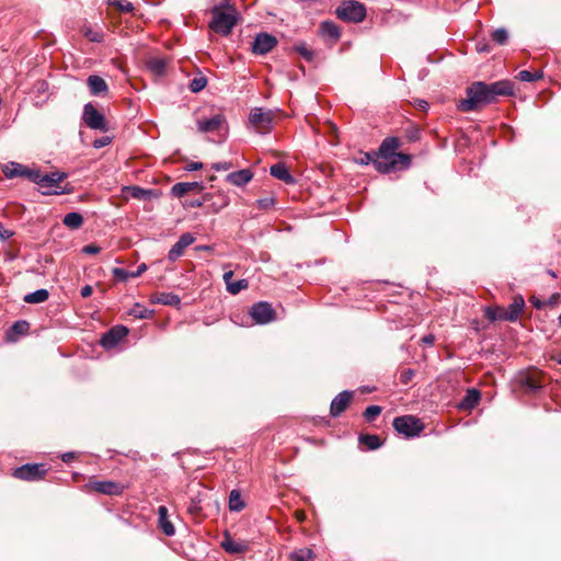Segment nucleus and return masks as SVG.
Returning a JSON list of instances; mask_svg holds the SVG:
<instances>
[{"instance_id": "53", "label": "nucleus", "mask_w": 561, "mask_h": 561, "mask_svg": "<svg viewBox=\"0 0 561 561\" xmlns=\"http://www.w3.org/2000/svg\"><path fill=\"white\" fill-rule=\"evenodd\" d=\"M187 512L192 515H199L202 512L199 502L192 501L191 505L187 507Z\"/></svg>"}, {"instance_id": "11", "label": "nucleus", "mask_w": 561, "mask_h": 561, "mask_svg": "<svg viewBox=\"0 0 561 561\" xmlns=\"http://www.w3.org/2000/svg\"><path fill=\"white\" fill-rule=\"evenodd\" d=\"M82 118L92 129H103L105 126L104 116L91 103L84 105Z\"/></svg>"}, {"instance_id": "52", "label": "nucleus", "mask_w": 561, "mask_h": 561, "mask_svg": "<svg viewBox=\"0 0 561 561\" xmlns=\"http://www.w3.org/2000/svg\"><path fill=\"white\" fill-rule=\"evenodd\" d=\"M414 376H415L414 369H411V368L405 369L400 375V382L403 385H408L413 379Z\"/></svg>"}, {"instance_id": "50", "label": "nucleus", "mask_w": 561, "mask_h": 561, "mask_svg": "<svg viewBox=\"0 0 561 561\" xmlns=\"http://www.w3.org/2000/svg\"><path fill=\"white\" fill-rule=\"evenodd\" d=\"M25 178H27L32 182L38 184L39 187L42 188V184H43V181H44V174H42L39 171L27 169Z\"/></svg>"}, {"instance_id": "23", "label": "nucleus", "mask_w": 561, "mask_h": 561, "mask_svg": "<svg viewBox=\"0 0 561 561\" xmlns=\"http://www.w3.org/2000/svg\"><path fill=\"white\" fill-rule=\"evenodd\" d=\"M253 178V173L249 169L232 172L227 175V181L233 185L241 186L249 183Z\"/></svg>"}, {"instance_id": "29", "label": "nucleus", "mask_w": 561, "mask_h": 561, "mask_svg": "<svg viewBox=\"0 0 561 561\" xmlns=\"http://www.w3.org/2000/svg\"><path fill=\"white\" fill-rule=\"evenodd\" d=\"M358 442L360 445H365L368 450L378 449L382 445L380 437L375 434H362Z\"/></svg>"}, {"instance_id": "4", "label": "nucleus", "mask_w": 561, "mask_h": 561, "mask_svg": "<svg viewBox=\"0 0 561 561\" xmlns=\"http://www.w3.org/2000/svg\"><path fill=\"white\" fill-rule=\"evenodd\" d=\"M392 425L393 428L405 438L416 437L425 428L424 423L419 417L411 414L397 416Z\"/></svg>"}, {"instance_id": "20", "label": "nucleus", "mask_w": 561, "mask_h": 561, "mask_svg": "<svg viewBox=\"0 0 561 561\" xmlns=\"http://www.w3.org/2000/svg\"><path fill=\"white\" fill-rule=\"evenodd\" d=\"M480 398L481 394L477 389H468L466 396L459 402L458 408L463 411L471 410L479 403Z\"/></svg>"}, {"instance_id": "12", "label": "nucleus", "mask_w": 561, "mask_h": 561, "mask_svg": "<svg viewBox=\"0 0 561 561\" xmlns=\"http://www.w3.org/2000/svg\"><path fill=\"white\" fill-rule=\"evenodd\" d=\"M354 393L348 390L340 392L331 402L330 415L333 417L340 416L350 405Z\"/></svg>"}, {"instance_id": "38", "label": "nucleus", "mask_w": 561, "mask_h": 561, "mask_svg": "<svg viewBox=\"0 0 561 561\" xmlns=\"http://www.w3.org/2000/svg\"><path fill=\"white\" fill-rule=\"evenodd\" d=\"M491 38L499 45H505L508 41V32L504 27L496 28L492 32Z\"/></svg>"}, {"instance_id": "59", "label": "nucleus", "mask_w": 561, "mask_h": 561, "mask_svg": "<svg viewBox=\"0 0 561 561\" xmlns=\"http://www.w3.org/2000/svg\"><path fill=\"white\" fill-rule=\"evenodd\" d=\"M146 270H147V265L145 263H141L135 272H130V277L136 278V277L140 276Z\"/></svg>"}, {"instance_id": "5", "label": "nucleus", "mask_w": 561, "mask_h": 561, "mask_svg": "<svg viewBox=\"0 0 561 561\" xmlns=\"http://www.w3.org/2000/svg\"><path fill=\"white\" fill-rule=\"evenodd\" d=\"M237 24V18L232 13L224 12L219 7H215L211 10V21L209 22V28L215 33L227 36L231 33V30Z\"/></svg>"}, {"instance_id": "51", "label": "nucleus", "mask_w": 561, "mask_h": 561, "mask_svg": "<svg viewBox=\"0 0 561 561\" xmlns=\"http://www.w3.org/2000/svg\"><path fill=\"white\" fill-rule=\"evenodd\" d=\"M256 205L260 209L267 210L275 205V198L273 196H266L256 201Z\"/></svg>"}, {"instance_id": "30", "label": "nucleus", "mask_w": 561, "mask_h": 561, "mask_svg": "<svg viewBox=\"0 0 561 561\" xmlns=\"http://www.w3.org/2000/svg\"><path fill=\"white\" fill-rule=\"evenodd\" d=\"M290 561H313L314 553L309 548L294 550L288 554Z\"/></svg>"}, {"instance_id": "46", "label": "nucleus", "mask_w": 561, "mask_h": 561, "mask_svg": "<svg viewBox=\"0 0 561 561\" xmlns=\"http://www.w3.org/2000/svg\"><path fill=\"white\" fill-rule=\"evenodd\" d=\"M377 158V152H360L358 158H355L357 163L367 165L370 162L374 164V160Z\"/></svg>"}, {"instance_id": "31", "label": "nucleus", "mask_w": 561, "mask_h": 561, "mask_svg": "<svg viewBox=\"0 0 561 561\" xmlns=\"http://www.w3.org/2000/svg\"><path fill=\"white\" fill-rule=\"evenodd\" d=\"M245 507L239 490H232L229 494V510L232 512H241Z\"/></svg>"}, {"instance_id": "41", "label": "nucleus", "mask_w": 561, "mask_h": 561, "mask_svg": "<svg viewBox=\"0 0 561 561\" xmlns=\"http://www.w3.org/2000/svg\"><path fill=\"white\" fill-rule=\"evenodd\" d=\"M540 78H542V72L541 71L531 73L528 70H522L517 75V79H519L520 81H527V82L536 81V80H538Z\"/></svg>"}, {"instance_id": "25", "label": "nucleus", "mask_w": 561, "mask_h": 561, "mask_svg": "<svg viewBox=\"0 0 561 561\" xmlns=\"http://www.w3.org/2000/svg\"><path fill=\"white\" fill-rule=\"evenodd\" d=\"M122 193L129 194L131 197L140 201L149 199L152 196H156L154 191L145 190L139 186H124L122 187Z\"/></svg>"}, {"instance_id": "61", "label": "nucleus", "mask_w": 561, "mask_h": 561, "mask_svg": "<svg viewBox=\"0 0 561 561\" xmlns=\"http://www.w3.org/2000/svg\"><path fill=\"white\" fill-rule=\"evenodd\" d=\"M208 196H209V195L207 194V195H205V196L203 197V199H194V201H191L188 205H190L191 207H202V206H203V204H204L206 201H208Z\"/></svg>"}, {"instance_id": "10", "label": "nucleus", "mask_w": 561, "mask_h": 561, "mask_svg": "<svg viewBox=\"0 0 561 561\" xmlns=\"http://www.w3.org/2000/svg\"><path fill=\"white\" fill-rule=\"evenodd\" d=\"M66 173L64 172H51L49 174H44V181L42 184V190L44 195L49 194H61L65 191H59V184L66 179Z\"/></svg>"}, {"instance_id": "28", "label": "nucleus", "mask_w": 561, "mask_h": 561, "mask_svg": "<svg viewBox=\"0 0 561 561\" xmlns=\"http://www.w3.org/2000/svg\"><path fill=\"white\" fill-rule=\"evenodd\" d=\"M27 168L18 162H10L3 168V173L9 179L16 176H25Z\"/></svg>"}, {"instance_id": "33", "label": "nucleus", "mask_w": 561, "mask_h": 561, "mask_svg": "<svg viewBox=\"0 0 561 561\" xmlns=\"http://www.w3.org/2000/svg\"><path fill=\"white\" fill-rule=\"evenodd\" d=\"M62 222L70 229H78L82 226L83 217L76 211L69 213L64 217Z\"/></svg>"}, {"instance_id": "64", "label": "nucleus", "mask_w": 561, "mask_h": 561, "mask_svg": "<svg viewBox=\"0 0 561 561\" xmlns=\"http://www.w3.org/2000/svg\"><path fill=\"white\" fill-rule=\"evenodd\" d=\"M111 64L117 68L118 70L125 72V69H124V64L123 61L119 59V58H112L111 59Z\"/></svg>"}, {"instance_id": "55", "label": "nucleus", "mask_w": 561, "mask_h": 561, "mask_svg": "<svg viewBox=\"0 0 561 561\" xmlns=\"http://www.w3.org/2000/svg\"><path fill=\"white\" fill-rule=\"evenodd\" d=\"M13 236V231L10 229H7L0 224V239L1 240H8Z\"/></svg>"}, {"instance_id": "36", "label": "nucleus", "mask_w": 561, "mask_h": 561, "mask_svg": "<svg viewBox=\"0 0 561 561\" xmlns=\"http://www.w3.org/2000/svg\"><path fill=\"white\" fill-rule=\"evenodd\" d=\"M523 385L531 391L542 387L541 378L538 373L527 375L523 380Z\"/></svg>"}, {"instance_id": "42", "label": "nucleus", "mask_w": 561, "mask_h": 561, "mask_svg": "<svg viewBox=\"0 0 561 561\" xmlns=\"http://www.w3.org/2000/svg\"><path fill=\"white\" fill-rule=\"evenodd\" d=\"M421 130L416 126H410L404 130V137L408 142H415L420 139Z\"/></svg>"}, {"instance_id": "40", "label": "nucleus", "mask_w": 561, "mask_h": 561, "mask_svg": "<svg viewBox=\"0 0 561 561\" xmlns=\"http://www.w3.org/2000/svg\"><path fill=\"white\" fill-rule=\"evenodd\" d=\"M381 410L379 405H369L365 409L363 416L367 422H373L381 413Z\"/></svg>"}, {"instance_id": "15", "label": "nucleus", "mask_w": 561, "mask_h": 561, "mask_svg": "<svg viewBox=\"0 0 561 561\" xmlns=\"http://www.w3.org/2000/svg\"><path fill=\"white\" fill-rule=\"evenodd\" d=\"M129 329L117 324L107 330V348L118 345L128 335Z\"/></svg>"}, {"instance_id": "26", "label": "nucleus", "mask_w": 561, "mask_h": 561, "mask_svg": "<svg viewBox=\"0 0 561 561\" xmlns=\"http://www.w3.org/2000/svg\"><path fill=\"white\" fill-rule=\"evenodd\" d=\"M221 547L226 552L231 553V554L243 553L247 551V546L243 543H238V542L233 541L227 531L225 533V538L221 541Z\"/></svg>"}, {"instance_id": "35", "label": "nucleus", "mask_w": 561, "mask_h": 561, "mask_svg": "<svg viewBox=\"0 0 561 561\" xmlns=\"http://www.w3.org/2000/svg\"><path fill=\"white\" fill-rule=\"evenodd\" d=\"M88 85L92 94H98L105 90V80L99 76H90Z\"/></svg>"}, {"instance_id": "60", "label": "nucleus", "mask_w": 561, "mask_h": 561, "mask_svg": "<svg viewBox=\"0 0 561 561\" xmlns=\"http://www.w3.org/2000/svg\"><path fill=\"white\" fill-rule=\"evenodd\" d=\"M202 168H203L202 162H190L185 165V170H187V171H196V170H201Z\"/></svg>"}, {"instance_id": "39", "label": "nucleus", "mask_w": 561, "mask_h": 561, "mask_svg": "<svg viewBox=\"0 0 561 561\" xmlns=\"http://www.w3.org/2000/svg\"><path fill=\"white\" fill-rule=\"evenodd\" d=\"M207 84V78L205 76L195 77L191 83L190 89L192 92L197 93L202 91Z\"/></svg>"}, {"instance_id": "19", "label": "nucleus", "mask_w": 561, "mask_h": 561, "mask_svg": "<svg viewBox=\"0 0 561 561\" xmlns=\"http://www.w3.org/2000/svg\"><path fill=\"white\" fill-rule=\"evenodd\" d=\"M484 317L491 321H508L507 309L502 306H488L484 308Z\"/></svg>"}, {"instance_id": "9", "label": "nucleus", "mask_w": 561, "mask_h": 561, "mask_svg": "<svg viewBox=\"0 0 561 561\" xmlns=\"http://www.w3.org/2000/svg\"><path fill=\"white\" fill-rule=\"evenodd\" d=\"M277 44V39L272 34L262 32L259 33L252 42V53L257 55H264L271 51Z\"/></svg>"}, {"instance_id": "17", "label": "nucleus", "mask_w": 561, "mask_h": 561, "mask_svg": "<svg viewBox=\"0 0 561 561\" xmlns=\"http://www.w3.org/2000/svg\"><path fill=\"white\" fill-rule=\"evenodd\" d=\"M169 62L168 58L151 57L146 61V67L153 76L162 77L167 72Z\"/></svg>"}, {"instance_id": "1", "label": "nucleus", "mask_w": 561, "mask_h": 561, "mask_svg": "<svg viewBox=\"0 0 561 561\" xmlns=\"http://www.w3.org/2000/svg\"><path fill=\"white\" fill-rule=\"evenodd\" d=\"M514 93V83L510 80H500L493 83L476 81L466 89L467 98L460 100L457 108L461 112L478 111L497 101L499 96H508Z\"/></svg>"}, {"instance_id": "54", "label": "nucleus", "mask_w": 561, "mask_h": 561, "mask_svg": "<svg viewBox=\"0 0 561 561\" xmlns=\"http://www.w3.org/2000/svg\"><path fill=\"white\" fill-rule=\"evenodd\" d=\"M84 35L92 42H100L102 39V34L93 32L90 28L84 31Z\"/></svg>"}, {"instance_id": "62", "label": "nucleus", "mask_w": 561, "mask_h": 561, "mask_svg": "<svg viewBox=\"0 0 561 561\" xmlns=\"http://www.w3.org/2000/svg\"><path fill=\"white\" fill-rule=\"evenodd\" d=\"M232 277H233V272L232 271H228V272H225L222 278L226 283V287L227 289L229 288V284H232Z\"/></svg>"}, {"instance_id": "57", "label": "nucleus", "mask_w": 561, "mask_h": 561, "mask_svg": "<svg viewBox=\"0 0 561 561\" xmlns=\"http://www.w3.org/2000/svg\"><path fill=\"white\" fill-rule=\"evenodd\" d=\"M100 251H101V248L96 247V245H93V244L85 245L82 249V252L85 253V254H96Z\"/></svg>"}, {"instance_id": "18", "label": "nucleus", "mask_w": 561, "mask_h": 561, "mask_svg": "<svg viewBox=\"0 0 561 561\" xmlns=\"http://www.w3.org/2000/svg\"><path fill=\"white\" fill-rule=\"evenodd\" d=\"M271 175L285 182L286 184H294L295 178L290 174L288 168L284 162L273 164L270 169Z\"/></svg>"}, {"instance_id": "56", "label": "nucleus", "mask_w": 561, "mask_h": 561, "mask_svg": "<svg viewBox=\"0 0 561 561\" xmlns=\"http://www.w3.org/2000/svg\"><path fill=\"white\" fill-rule=\"evenodd\" d=\"M414 106L420 111L426 112L428 108V102L425 100L416 99L414 101Z\"/></svg>"}, {"instance_id": "6", "label": "nucleus", "mask_w": 561, "mask_h": 561, "mask_svg": "<svg viewBox=\"0 0 561 561\" xmlns=\"http://www.w3.org/2000/svg\"><path fill=\"white\" fill-rule=\"evenodd\" d=\"M275 121V114L272 110L255 107L249 115V122L253 128L261 134H266L272 129Z\"/></svg>"}, {"instance_id": "47", "label": "nucleus", "mask_w": 561, "mask_h": 561, "mask_svg": "<svg viewBox=\"0 0 561 561\" xmlns=\"http://www.w3.org/2000/svg\"><path fill=\"white\" fill-rule=\"evenodd\" d=\"M295 50L299 53L307 61H312L314 58V53L305 44L295 46Z\"/></svg>"}, {"instance_id": "58", "label": "nucleus", "mask_w": 561, "mask_h": 561, "mask_svg": "<svg viewBox=\"0 0 561 561\" xmlns=\"http://www.w3.org/2000/svg\"><path fill=\"white\" fill-rule=\"evenodd\" d=\"M231 168H232V163L231 162H220V163L213 164V169H215L216 171L229 170Z\"/></svg>"}, {"instance_id": "13", "label": "nucleus", "mask_w": 561, "mask_h": 561, "mask_svg": "<svg viewBox=\"0 0 561 561\" xmlns=\"http://www.w3.org/2000/svg\"><path fill=\"white\" fill-rule=\"evenodd\" d=\"M195 241V237L190 233H183L180 239L173 244L168 253V259L172 262L176 261L183 255L184 250Z\"/></svg>"}, {"instance_id": "63", "label": "nucleus", "mask_w": 561, "mask_h": 561, "mask_svg": "<svg viewBox=\"0 0 561 561\" xmlns=\"http://www.w3.org/2000/svg\"><path fill=\"white\" fill-rule=\"evenodd\" d=\"M529 301L533 304V306L537 309H541L543 308V306L546 305V302L539 300L537 297L533 296L530 297Z\"/></svg>"}, {"instance_id": "45", "label": "nucleus", "mask_w": 561, "mask_h": 561, "mask_svg": "<svg viewBox=\"0 0 561 561\" xmlns=\"http://www.w3.org/2000/svg\"><path fill=\"white\" fill-rule=\"evenodd\" d=\"M28 323L26 321H16L10 329V333L23 335L28 331Z\"/></svg>"}, {"instance_id": "2", "label": "nucleus", "mask_w": 561, "mask_h": 561, "mask_svg": "<svg viewBox=\"0 0 561 561\" xmlns=\"http://www.w3.org/2000/svg\"><path fill=\"white\" fill-rule=\"evenodd\" d=\"M400 147L401 140L398 137L385 138L377 151V158L374 160L375 169L383 174L394 170L408 169L411 165L412 156L397 152Z\"/></svg>"}, {"instance_id": "24", "label": "nucleus", "mask_w": 561, "mask_h": 561, "mask_svg": "<svg viewBox=\"0 0 561 561\" xmlns=\"http://www.w3.org/2000/svg\"><path fill=\"white\" fill-rule=\"evenodd\" d=\"M151 302L161 304L164 306H179L181 299L178 295L172 293H157L151 296Z\"/></svg>"}, {"instance_id": "14", "label": "nucleus", "mask_w": 561, "mask_h": 561, "mask_svg": "<svg viewBox=\"0 0 561 561\" xmlns=\"http://www.w3.org/2000/svg\"><path fill=\"white\" fill-rule=\"evenodd\" d=\"M226 122L222 114H216L207 119L197 121V129L201 133H213L219 130Z\"/></svg>"}, {"instance_id": "32", "label": "nucleus", "mask_w": 561, "mask_h": 561, "mask_svg": "<svg viewBox=\"0 0 561 561\" xmlns=\"http://www.w3.org/2000/svg\"><path fill=\"white\" fill-rule=\"evenodd\" d=\"M49 293L47 289H37L24 296V301L27 304H41L48 299Z\"/></svg>"}, {"instance_id": "3", "label": "nucleus", "mask_w": 561, "mask_h": 561, "mask_svg": "<svg viewBox=\"0 0 561 561\" xmlns=\"http://www.w3.org/2000/svg\"><path fill=\"white\" fill-rule=\"evenodd\" d=\"M334 13L343 22L360 23L366 18V7L356 0H343Z\"/></svg>"}, {"instance_id": "34", "label": "nucleus", "mask_w": 561, "mask_h": 561, "mask_svg": "<svg viewBox=\"0 0 561 561\" xmlns=\"http://www.w3.org/2000/svg\"><path fill=\"white\" fill-rule=\"evenodd\" d=\"M128 314L137 319H151L153 317V310H149L139 304H135Z\"/></svg>"}, {"instance_id": "49", "label": "nucleus", "mask_w": 561, "mask_h": 561, "mask_svg": "<svg viewBox=\"0 0 561 561\" xmlns=\"http://www.w3.org/2000/svg\"><path fill=\"white\" fill-rule=\"evenodd\" d=\"M125 485L117 482L107 481V495H119L123 493Z\"/></svg>"}, {"instance_id": "48", "label": "nucleus", "mask_w": 561, "mask_h": 561, "mask_svg": "<svg viewBox=\"0 0 561 561\" xmlns=\"http://www.w3.org/2000/svg\"><path fill=\"white\" fill-rule=\"evenodd\" d=\"M112 273L115 282H126L128 278H131L130 272H127L124 268L115 267Z\"/></svg>"}, {"instance_id": "44", "label": "nucleus", "mask_w": 561, "mask_h": 561, "mask_svg": "<svg viewBox=\"0 0 561 561\" xmlns=\"http://www.w3.org/2000/svg\"><path fill=\"white\" fill-rule=\"evenodd\" d=\"M84 490L89 493L96 492L100 494H105V482L104 481L90 482L84 485Z\"/></svg>"}, {"instance_id": "22", "label": "nucleus", "mask_w": 561, "mask_h": 561, "mask_svg": "<svg viewBox=\"0 0 561 561\" xmlns=\"http://www.w3.org/2000/svg\"><path fill=\"white\" fill-rule=\"evenodd\" d=\"M158 515H159V527L167 536H173L175 533L174 526L169 520V514L168 508L165 506H159L158 507Z\"/></svg>"}, {"instance_id": "27", "label": "nucleus", "mask_w": 561, "mask_h": 561, "mask_svg": "<svg viewBox=\"0 0 561 561\" xmlns=\"http://www.w3.org/2000/svg\"><path fill=\"white\" fill-rule=\"evenodd\" d=\"M319 31L323 36H328L334 41H337L341 36L340 27L332 21L322 22Z\"/></svg>"}, {"instance_id": "37", "label": "nucleus", "mask_w": 561, "mask_h": 561, "mask_svg": "<svg viewBox=\"0 0 561 561\" xmlns=\"http://www.w3.org/2000/svg\"><path fill=\"white\" fill-rule=\"evenodd\" d=\"M107 8H113L118 12H131L134 10L133 3L127 0L107 1Z\"/></svg>"}, {"instance_id": "7", "label": "nucleus", "mask_w": 561, "mask_h": 561, "mask_svg": "<svg viewBox=\"0 0 561 561\" xmlns=\"http://www.w3.org/2000/svg\"><path fill=\"white\" fill-rule=\"evenodd\" d=\"M47 470L45 465L26 463L18 467L13 471V477L19 480L37 481L45 477Z\"/></svg>"}, {"instance_id": "43", "label": "nucleus", "mask_w": 561, "mask_h": 561, "mask_svg": "<svg viewBox=\"0 0 561 561\" xmlns=\"http://www.w3.org/2000/svg\"><path fill=\"white\" fill-rule=\"evenodd\" d=\"M248 287L249 282L247 279H239L237 282H232V284H229V288L227 290L232 295H237L242 289H247Z\"/></svg>"}, {"instance_id": "8", "label": "nucleus", "mask_w": 561, "mask_h": 561, "mask_svg": "<svg viewBox=\"0 0 561 561\" xmlns=\"http://www.w3.org/2000/svg\"><path fill=\"white\" fill-rule=\"evenodd\" d=\"M250 314L255 322L261 324L268 323L275 319V310L272 305L266 301L254 304L250 310Z\"/></svg>"}, {"instance_id": "21", "label": "nucleus", "mask_w": 561, "mask_h": 561, "mask_svg": "<svg viewBox=\"0 0 561 561\" xmlns=\"http://www.w3.org/2000/svg\"><path fill=\"white\" fill-rule=\"evenodd\" d=\"M525 308V300L522 295H516L513 298V302L508 306L507 314L508 321L514 322L518 319L519 314L523 312Z\"/></svg>"}, {"instance_id": "16", "label": "nucleus", "mask_w": 561, "mask_h": 561, "mask_svg": "<svg viewBox=\"0 0 561 561\" xmlns=\"http://www.w3.org/2000/svg\"><path fill=\"white\" fill-rule=\"evenodd\" d=\"M204 185L198 182H180L172 186L171 193L176 197H182L191 192L201 193Z\"/></svg>"}]
</instances>
